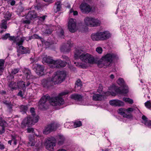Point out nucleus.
<instances>
[{
	"instance_id": "obj_1",
	"label": "nucleus",
	"mask_w": 151,
	"mask_h": 151,
	"mask_svg": "<svg viewBox=\"0 0 151 151\" xmlns=\"http://www.w3.org/2000/svg\"><path fill=\"white\" fill-rule=\"evenodd\" d=\"M49 100L50 104L54 106L63 105L64 102L63 99L59 97L50 98L47 94L42 97L39 103V108L42 110H45L48 107L47 101Z\"/></svg>"
},
{
	"instance_id": "obj_2",
	"label": "nucleus",
	"mask_w": 151,
	"mask_h": 151,
	"mask_svg": "<svg viewBox=\"0 0 151 151\" xmlns=\"http://www.w3.org/2000/svg\"><path fill=\"white\" fill-rule=\"evenodd\" d=\"M66 73L64 71H58L55 72L52 77L54 84L61 83L65 79Z\"/></svg>"
},
{
	"instance_id": "obj_3",
	"label": "nucleus",
	"mask_w": 151,
	"mask_h": 151,
	"mask_svg": "<svg viewBox=\"0 0 151 151\" xmlns=\"http://www.w3.org/2000/svg\"><path fill=\"white\" fill-rule=\"evenodd\" d=\"M39 118V116H36L35 119H34L30 115L28 116L22 121L21 124V127L23 128H24L27 126H29L34 124L38 122Z\"/></svg>"
},
{
	"instance_id": "obj_4",
	"label": "nucleus",
	"mask_w": 151,
	"mask_h": 151,
	"mask_svg": "<svg viewBox=\"0 0 151 151\" xmlns=\"http://www.w3.org/2000/svg\"><path fill=\"white\" fill-rule=\"evenodd\" d=\"M85 24L90 27H96L100 25V21L91 17H86L84 19Z\"/></svg>"
},
{
	"instance_id": "obj_5",
	"label": "nucleus",
	"mask_w": 151,
	"mask_h": 151,
	"mask_svg": "<svg viewBox=\"0 0 151 151\" xmlns=\"http://www.w3.org/2000/svg\"><path fill=\"white\" fill-rule=\"evenodd\" d=\"M58 127V124L55 122H52L47 125L45 127L43 131V134H48L50 132L55 131Z\"/></svg>"
},
{
	"instance_id": "obj_6",
	"label": "nucleus",
	"mask_w": 151,
	"mask_h": 151,
	"mask_svg": "<svg viewBox=\"0 0 151 151\" xmlns=\"http://www.w3.org/2000/svg\"><path fill=\"white\" fill-rule=\"evenodd\" d=\"M56 138L54 137H48L45 142L46 148L49 150L53 151L54 150V147L56 145Z\"/></svg>"
},
{
	"instance_id": "obj_7",
	"label": "nucleus",
	"mask_w": 151,
	"mask_h": 151,
	"mask_svg": "<svg viewBox=\"0 0 151 151\" xmlns=\"http://www.w3.org/2000/svg\"><path fill=\"white\" fill-rule=\"evenodd\" d=\"M115 57L113 54H107L102 57V64L106 67L109 66L112 61L113 58Z\"/></svg>"
},
{
	"instance_id": "obj_8",
	"label": "nucleus",
	"mask_w": 151,
	"mask_h": 151,
	"mask_svg": "<svg viewBox=\"0 0 151 151\" xmlns=\"http://www.w3.org/2000/svg\"><path fill=\"white\" fill-rule=\"evenodd\" d=\"M37 17V15L35 11L32 10L30 11L28 13L25 17L26 20H23V23L24 24H29L31 22V21L32 20Z\"/></svg>"
},
{
	"instance_id": "obj_9",
	"label": "nucleus",
	"mask_w": 151,
	"mask_h": 151,
	"mask_svg": "<svg viewBox=\"0 0 151 151\" xmlns=\"http://www.w3.org/2000/svg\"><path fill=\"white\" fill-rule=\"evenodd\" d=\"M68 27L69 31L74 33L76 30V20L74 19H70L68 24Z\"/></svg>"
},
{
	"instance_id": "obj_10",
	"label": "nucleus",
	"mask_w": 151,
	"mask_h": 151,
	"mask_svg": "<svg viewBox=\"0 0 151 151\" xmlns=\"http://www.w3.org/2000/svg\"><path fill=\"white\" fill-rule=\"evenodd\" d=\"M80 8L81 12L84 14H88L92 10V8L90 6L86 3H82Z\"/></svg>"
},
{
	"instance_id": "obj_11",
	"label": "nucleus",
	"mask_w": 151,
	"mask_h": 151,
	"mask_svg": "<svg viewBox=\"0 0 151 151\" xmlns=\"http://www.w3.org/2000/svg\"><path fill=\"white\" fill-rule=\"evenodd\" d=\"M41 83L43 87L47 88L55 85L52 80V78L47 79H43Z\"/></svg>"
},
{
	"instance_id": "obj_12",
	"label": "nucleus",
	"mask_w": 151,
	"mask_h": 151,
	"mask_svg": "<svg viewBox=\"0 0 151 151\" xmlns=\"http://www.w3.org/2000/svg\"><path fill=\"white\" fill-rule=\"evenodd\" d=\"M126 109L121 108L118 109V113L123 116L124 117L127 119H132L133 117L132 115L131 114H125V112H126Z\"/></svg>"
},
{
	"instance_id": "obj_13",
	"label": "nucleus",
	"mask_w": 151,
	"mask_h": 151,
	"mask_svg": "<svg viewBox=\"0 0 151 151\" xmlns=\"http://www.w3.org/2000/svg\"><path fill=\"white\" fill-rule=\"evenodd\" d=\"M18 46L19 47H17V52L22 54L30 53V51L28 48L25 47L22 45Z\"/></svg>"
},
{
	"instance_id": "obj_14",
	"label": "nucleus",
	"mask_w": 151,
	"mask_h": 151,
	"mask_svg": "<svg viewBox=\"0 0 151 151\" xmlns=\"http://www.w3.org/2000/svg\"><path fill=\"white\" fill-rule=\"evenodd\" d=\"M56 141L57 144L59 146L64 144L66 141L65 137L63 135H59L56 136Z\"/></svg>"
},
{
	"instance_id": "obj_15",
	"label": "nucleus",
	"mask_w": 151,
	"mask_h": 151,
	"mask_svg": "<svg viewBox=\"0 0 151 151\" xmlns=\"http://www.w3.org/2000/svg\"><path fill=\"white\" fill-rule=\"evenodd\" d=\"M109 104L113 106H121L124 105V103L118 99H114L110 101Z\"/></svg>"
},
{
	"instance_id": "obj_16",
	"label": "nucleus",
	"mask_w": 151,
	"mask_h": 151,
	"mask_svg": "<svg viewBox=\"0 0 151 151\" xmlns=\"http://www.w3.org/2000/svg\"><path fill=\"white\" fill-rule=\"evenodd\" d=\"M99 34H100L101 40H106L111 36L110 33L107 31L99 32Z\"/></svg>"
},
{
	"instance_id": "obj_17",
	"label": "nucleus",
	"mask_w": 151,
	"mask_h": 151,
	"mask_svg": "<svg viewBox=\"0 0 151 151\" xmlns=\"http://www.w3.org/2000/svg\"><path fill=\"white\" fill-rule=\"evenodd\" d=\"M23 72L24 74V77L27 79H29L30 78H33L30 70L28 69L24 68L23 70Z\"/></svg>"
},
{
	"instance_id": "obj_18",
	"label": "nucleus",
	"mask_w": 151,
	"mask_h": 151,
	"mask_svg": "<svg viewBox=\"0 0 151 151\" xmlns=\"http://www.w3.org/2000/svg\"><path fill=\"white\" fill-rule=\"evenodd\" d=\"M18 37H16L15 39L14 40H12L13 43H16L17 45L18 46L22 45L24 42V41L26 39V38L25 37H23L19 39H17Z\"/></svg>"
},
{
	"instance_id": "obj_19",
	"label": "nucleus",
	"mask_w": 151,
	"mask_h": 151,
	"mask_svg": "<svg viewBox=\"0 0 151 151\" xmlns=\"http://www.w3.org/2000/svg\"><path fill=\"white\" fill-rule=\"evenodd\" d=\"M70 48L71 47L70 45L67 43L62 46L60 50L63 52H68L70 51Z\"/></svg>"
},
{
	"instance_id": "obj_20",
	"label": "nucleus",
	"mask_w": 151,
	"mask_h": 151,
	"mask_svg": "<svg viewBox=\"0 0 151 151\" xmlns=\"http://www.w3.org/2000/svg\"><path fill=\"white\" fill-rule=\"evenodd\" d=\"M104 96L98 94H94L92 96V99L94 101H101L103 99Z\"/></svg>"
},
{
	"instance_id": "obj_21",
	"label": "nucleus",
	"mask_w": 151,
	"mask_h": 151,
	"mask_svg": "<svg viewBox=\"0 0 151 151\" xmlns=\"http://www.w3.org/2000/svg\"><path fill=\"white\" fill-rule=\"evenodd\" d=\"M90 56V55L88 53H82L80 56V59L83 62L85 63L88 61V60H87L88 58Z\"/></svg>"
},
{
	"instance_id": "obj_22",
	"label": "nucleus",
	"mask_w": 151,
	"mask_h": 151,
	"mask_svg": "<svg viewBox=\"0 0 151 151\" xmlns=\"http://www.w3.org/2000/svg\"><path fill=\"white\" fill-rule=\"evenodd\" d=\"M54 60L51 57L47 56L44 57L42 59L43 62L52 65V64Z\"/></svg>"
},
{
	"instance_id": "obj_23",
	"label": "nucleus",
	"mask_w": 151,
	"mask_h": 151,
	"mask_svg": "<svg viewBox=\"0 0 151 151\" xmlns=\"http://www.w3.org/2000/svg\"><path fill=\"white\" fill-rule=\"evenodd\" d=\"M91 37L93 41L101 40L100 34H99V32L92 34Z\"/></svg>"
},
{
	"instance_id": "obj_24",
	"label": "nucleus",
	"mask_w": 151,
	"mask_h": 151,
	"mask_svg": "<svg viewBox=\"0 0 151 151\" xmlns=\"http://www.w3.org/2000/svg\"><path fill=\"white\" fill-rule=\"evenodd\" d=\"M29 141L28 145L30 146H33L35 145V143L36 142L34 137L31 135L29 137Z\"/></svg>"
},
{
	"instance_id": "obj_25",
	"label": "nucleus",
	"mask_w": 151,
	"mask_h": 151,
	"mask_svg": "<svg viewBox=\"0 0 151 151\" xmlns=\"http://www.w3.org/2000/svg\"><path fill=\"white\" fill-rule=\"evenodd\" d=\"M83 51L82 50L76 48L74 52V57L76 59L80 58V56L83 53Z\"/></svg>"
},
{
	"instance_id": "obj_26",
	"label": "nucleus",
	"mask_w": 151,
	"mask_h": 151,
	"mask_svg": "<svg viewBox=\"0 0 151 151\" xmlns=\"http://www.w3.org/2000/svg\"><path fill=\"white\" fill-rule=\"evenodd\" d=\"M8 126V124L4 119L2 117L0 116V126L2 127V129L4 130V132H5V128Z\"/></svg>"
},
{
	"instance_id": "obj_27",
	"label": "nucleus",
	"mask_w": 151,
	"mask_h": 151,
	"mask_svg": "<svg viewBox=\"0 0 151 151\" xmlns=\"http://www.w3.org/2000/svg\"><path fill=\"white\" fill-rule=\"evenodd\" d=\"M70 98L71 99L75 100L80 101L81 100L82 96L80 95H78L77 94H73L71 95Z\"/></svg>"
},
{
	"instance_id": "obj_28",
	"label": "nucleus",
	"mask_w": 151,
	"mask_h": 151,
	"mask_svg": "<svg viewBox=\"0 0 151 151\" xmlns=\"http://www.w3.org/2000/svg\"><path fill=\"white\" fill-rule=\"evenodd\" d=\"M55 5L56 6V7L55 9H54V12L55 13H57L60 10L61 2L60 1H57L55 3Z\"/></svg>"
},
{
	"instance_id": "obj_29",
	"label": "nucleus",
	"mask_w": 151,
	"mask_h": 151,
	"mask_svg": "<svg viewBox=\"0 0 151 151\" xmlns=\"http://www.w3.org/2000/svg\"><path fill=\"white\" fill-rule=\"evenodd\" d=\"M117 82L118 84L121 87H126V86L123 78H119L117 81Z\"/></svg>"
},
{
	"instance_id": "obj_30",
	"label": "nucleus",
	"mask_w": 151,
	"mask_h": 151,
	"mask_svg": "<svg viewBox=\"0 0 151 151\" xmlns=\"http://www.w3.org/2000/svg\"><path fill=\"white\" fill-rule=\"evenodd\" d=\"M5 60L3 59H0V73L3 72L4 70V65Z\"/></svg>"
},
{
	"instance_id": "obj_31",
	"label": "nucleus",
	"mask_w": 151,
	"mask_h": 151,
	"mask_svg": "<svg viewBox=\"0 0 151 151\" xmlns=\"http://www.w3.org/2000/svg\"><path fill=\"white\" fill-rule=\"evenodd\" d=\"M8 85L9 87L13 89H15L17 87V83L14 81L9 82Z\"/></svg>"
},
{
	"instance_id": "obj_32",
	"label": "nucleus",
	"mask_w": 151,
	"mask_h": 151,
	"mask_svg": "<svg viewBox=\"0 0 151 151\" xmlns=\"http://www.w3.org/2000/svg\"><path fill=\"white\" fill-rule=\"evenodd\" d=\"M58 60H54L53 63L51 67L52 68H59V64L58 62Z\"/></svg>"
},
{
	"instance_id": "obj_33",
	"label": "nucleus",
	"mask_w": 151,
	"mask_h": 151,
	"mask_svg": "<svg viewBox=\"0 0 151 151\" xmlns=\"http://www.w3.org/2000/svg\"><path fill=\"white\" fill-rule=\"evenodd\" d=\"M7 24L6 20L5 19H3L1 21V24L0 26V27L1 29H6L7 28V26L6 25Z\"/></svg>"
},
{
	"instance_id": "obj_34",
	"label": "nucleus",
	"mask_w": 151,
	"mask_h": 151,
	"mask_svg": "<svg viewBox=\"0 0 151 151\" xmlns=\"http://www.w3.org/2000/svg\"><path fill=\"white\" fill-rule=\"evenodd\" d=\"M19 108L20 111L23 112V113H26L28 109L27 106L23 105H21Z\"/></svg>"
},
{
	"instance_id": "obj_35",
	"label": "nucleus",
	"mask_w": 151,
	"mask_h": 151,
	"mask_svg": "<svg viewBox=\"0 0 151 151\" xmlns=\"http://www.w3.org/2000/svg\"><path fill=\"white\" fill-rule=\"evenodd\" d=\"M87 62H85L86 63H90L91 64H93L94 62V57L90 55V57H89L88 58L87 60Z\"/></svg>"
},
{
	"instance_id": "obj_36",
	"label": "nucleus",
	"mask_w": 151,
	"mask_h": 151,
	"mask_svg": "<svg viewBox=\"0 0 151 151\" xmlns=\"http://www.w3.org/2000/svg\"><path fill=\"white\" fill-rule=\"evenodd\" d=\"M17 86L19 88H23L25 87V84L24 82L21 81L18 82L17 84Z\"/></svg>"
},
{
	"instance_id": "obj_37",
	"label": "nucleus",
	"mask_w": 151,
	"mask_h": 151,
	"mask_svg": "<svg viewBox=\"0 0 151 151\" xmlns=\"http://www.w3.org/2000/svg\"><path fill=\"white\" fill-rule=\"evenodd\" d=\"M4 17L6 20H9L11 17L12 14L9 11H8L4 14Z\"/></svg>"
},
{
	"instance_id": "obj_38",
	"label": "nucleus",
	"mask_w": 151,
	"mask_h": 151,
	"mask_svg": "<svg viewBox=\"0 0 151 151\" xmlns=\"http://www.w3.org/2000/svg\"><path fill=\"white\" fill-rule=\"evenodd\" d=\"M70 93V91L68 90H65L64 91H63L61 93H60L59 94V96H57V97H59L60 98L62 99H63L62 98H61L60 97L62 96H65L66 95L68 94V93ZM63 101H64V100ZM64 103H63V104Z\"/></svg>"
},
{
	"instance_id": "obj_39",
	"label": "nucleus",
	"mask_w": 151,
	"mask_h": 151,
	"mask_svg": "<svg viewBox=\"0 0 151 151\" xmlns=\"http://www.w3.org/2000/svg\"><path fill=\"white\" fill-rule=\"evenodd\" d=\"M36 69L40 72H42L44 71V68L42 65H40L38 64H36Z\"/></svg>"
},
{
	"instance_id": "obj_40",
	"label": "nucleus",
	"mask_w": 151,
	"mask_h": 151,
	"mask_svg": "<svg viewBox=\"0 0 151 151\" xmlns=\"http://www.w3.org/2000/svg\"><path fill=\"white\" fill-rule=\"evenodd\" d=\"M43 6L42 4L39 3L37 4L36 6H35V9L38 11H40L42 9Z\"/></svg>"
},
{
	"instance_id": "obj_41",
	"label": "nucleus",
	"mask_w": 151,
	"mask_h": 151,
	"mask_svg": "<svg viewBox=\"0 0 151 151\" xmlns=\"http://www.w3.org/2000/svg\"><path fill=\"white\" fill-rule=\"evenodd\" d=\"M124 101L127 102L130 104H132L133 103V101L132 99L129 98H124L123 99Z\"/></svg>"
},
{
	"instance_id": "obj_42",
	"label": "nucleus",
	"mask_w": 151,
	"mask_h": 151,
	"mask_svg": "<svg viewBox=\"0 0 151 151\" xmlns=\"http://www.w3.org/2000/svg\"><path fill=\"white\" fill-rule=\"evenodd\" d=\"M58 60L59 61L58 62L59 64V68L63 67L66 65L67 63L66 62L60 60Z\"/></svg>"
},
{
	"instance_id": "obj_43",
	"label": "nucleus",
	"mask_w": 151,
	"mask_h": 151,
	"mask_svg": "<svg viewBox=\"0 0 151 151\" xmlns=\"http://www.w3.org/2000/svg\"><path fill=\"white\" fill-rule=\"evenodd\" d=\"M30 111L32 115V116H31L33 118L35 119V117L38 116H36L35 112V109L34 108H31L30 109Z\"/></svg>"
},
{
	"instance_id": "obj_44",
	"label": "nucleus",
	"mask_w": 151,
	"mask_h": 151,
	"mask_svg": "<svg viewBox=\"0 0 151 151\" xmlns=\"http://www.w3.org/2000/svg\"><path fill=\"white\" fill-rule=\"evenodd\" d=\"M20 70L19 68H14L12 70L11 72V74L12 75H15Z\"/></svg>"
},
{
	"instance_id": "obj_45",
	"label": "nucleus",
	"mask_w": 151,
	"mask_h": 151,
	"mask_svg": "<svg viewBox=\"0 0 151 151\" xmlns=\"http://www.w3.org/2000/svg\"><path fill=\"white\" fill-rule=\"evenodd\" d=\"M114 90L117 93L121 94V90L119 87L114 86Z\"/></svg>"
},
{
	"instance_id": "obj_46",
	"label": "nucleus",
	"mask_w": 151,
	"mask_h": 151,
	"mask_svg": "<svg viewBox=\"0 0 151 151\" xmlns=\"http://www.w3.org/2000/svg\"><path fill=\"white\" fill-rule=\"evenodd\" d=\"M145 106L148 109H150L151 108V103L150 101H148L145 103Z\"/></svg>"
},
{
	"instance_id": "obj_47",
	"label": "nucleus",
	"mask_w": 151,
	"mask_h": 151,
	"mask_svg": "<svg viewBox=\"0 0 151 151\" xmlns=\"http://www.w3.org/2000/svg\"><path fill=\"white\" fill-rule=\"evenodd\" d=\"M82 123L80 121L76 122L74 124V126L75 127H77L81 126Z\"/></svg>"
},
{
	"instance_id": "obj_48",
	"label": "nucleus",
	"mask_w": 151,
	"mask_h": 151,
	"mask_svg": "<svg viewBox=\"0 0 151 151\" xmlns=\"http://www.w3.org/2000/svg\"><path fill=\"white\" fill-rule=\"evenodd\" d=\"M144 122V124L147 127L151 128V121L148 120Z\"/></svg>"
},
{
	"instance_id": "obj_49",
	"label": "nucleus",
	"mask_w": 151,
	"mask_h": 151,
	"mask_svg": "<svg viewBox=\"0 0 151 151\" xmlns=\"http://www.w3.org/2000/svg\"><path fill=\"white\" fill-rule=\"evenodd\" d=\"M103 86L102 85L100 84L99 85L98 88L97 90L98 92L99 93H101L102 91Z\"/></svg>"
},
{
	"instance_id": "obj_50",
	"label": "nucleus",
	"mask_w": 151,
	"mask_h": 151,
	"mask_svg": "<svg viewBox=\"0 0 151 151\" xmlns=\"http://www.w3.org/2000/svg\"><path fill=\"white\" fill-rule=\"evenodd\" d=\"M75 84L78 86H82V82L80 79H78L75 83Z\"/></svg>"
},
{
	"instance_id": "obj_51",
	"label": "nucleus",
	"mask_w": 151,
	"mask_h": 151,
	"mask_svg": "<svg viewBox=\"0 0 151 151\" xmlns=\"http://www.w3.org/2000/svg\"><path fill=\"white\" fill-rule=\"evenodd\" d=\"M126 88H124L121 90V94H126L128 92V90L127 88V87H126Z\"/></svg>"
},
{
	"instance_id": "obj_52",
	"label": "nucleus",
	"mask_w": 151,
	"mask_h": 151,
	"mask_svg": "<svg viewBox=\"0 0 151 151\" xmlns=\"http://www.w3.org/2000/svg\"><path fill=\"white\" fill-rule=\"evenodd\" d=\"M12 106L13 105L12 104L7 106L8 111L10 113H11L12 111Z\"/></svg>"
},
{
	"instance_id": "obj_53",
	"label": "nucleus",
	"mask_w": 151,
	"mask_h": 151,
	"mask_svg": "<svg viewBox=\"0 0 151 151\" xmlns=\"http://www.w3.org/2000/svg\"><path fill=\"white\" fill-rule=\"evenodd\" d=\"M24 8L22 6H19L18 7L17 11L19 13H21L23 12L24 10Z\"/></svg>"
},
{
	"instance_id": "obj_54",
	"label": "nucleus",
	"mask_w": 151,
	"mask_h": 151,
	"mask_svg": "<svg viewBox=\"0 0 151 151\" xmlns=\"http://www.w3.org/2000/svg\"><path fill=\"white\" fill-rule=\"evenodd\" d=\"M102 49L101 47H97L96 49V51L99 54H101L102 52Z\"/></svg>"
},
{
	"instance_id": "obj_55",
	"label": "nucleus",
	"mask_w": 151,
	"mask_h": 151,
	"mask_svg": "<svg viewBox=\"0 0 151 151\" xmlns=\"http://www.w3.org/2000/svg\"><path fill=\"white\" fill-rule=\"evenodd\" d=\"M52 32V31L50 29H46L45 32H44V34L45 35H50V34Z\"/></svg>"
},
{
	"instance_id": "obj_56",
	"label": "nucleus",
	"mask_w": 151,
	"mask_h": 151,
	"mask_svg": "<svg viewBox=\"0 0 151 151\" xmlns=\"http://www.w3.org/2000/svg\"><path fill=\"white\" fill-rule=\"evenodd\" d=\"M58 34L59 35L60 37H62L64 35V31L62 28L60 29V31L58 32Z\"/></svg>"
},
{
	"instance_id": "obj_57",
	"label": "nucleus",
	"mask_w": 151,
	"mask_h": 151,
	"mask_svg": "<svg viewBox=\"0 0 151 151\" xmlns=\"http://www.w3.org/2000/svg\"><path fill=\"white\" fill-rule=\"evenodd\" d=\"M47 17V15H44L42 17L37 16V17L38 18V19L40 20L41 21H44L46 17Z\"/></svg>"
},
{
	"instance_id": "obj_58",
	"label": "nucleus",
	"mask_w": 151,
	"mask_h": 151,
	"mask_svg": "<svg viewBox=\"0 0 151 151\" xmlns=\"http://www.w3.org/2000/svg\"><path fill=\"white\" fill-rule=\"evenodd\" d=\"M134 109L132 108H129L127 109H126V112L127 113H129L130 112H132L134 110Z\"/></svg>"
},
{
	"instance_id": "obj_59",
	"label": "nucleus",
	"mask_w": 151,
	"mask_h": 151,
	"mask_svg": "<svg viewBox=\"0 0 151 151\" xmlns=\"http://www.w3.org/2000/svg\"><path fill=\"white\" fill-rule=\"evenodd\" d=\"M10 36V34L9 33H7L5 34L4 35H3L2 37V39L4 40H6L8 37Z\"/></svg>"
},
{
	"instance_id": "obj_60",
	"label": "nucleus",
	"mask_w": 151,
	"mask_h": 151,
	"mask_svg": "<svg viewBox=\"0 0 151 151\" xmlns=\"http://www.w3.org/2000/svg\"><path fill=\"white\" fill-rule=\"evenodd\" d=\"M142 119H143V121L142 122V123L144 124V122H145L146 121H147V117L145 115H143L142 116Z\"/></svg>"
},
{
	"instance_id": "obj_61",
	"label": "nucleus",
	"mask_w": 151,
	"mask_h": 151,
	"mask_svg": "<svg viewBox=\"0 0 151 151\" xmlns=\"http://www.w3.org/2000/svg\"><path fill=\"white\" fill-rule=\"evenodd\" d=\"M34 39H40L41 40H42L43 39L41 37L39 36L38 35H37L34 34Z\"/></svg>"
},
{
	"instance_id": "obj_62",
	"label": "nucleus",
	"mask_w": 151,
	"mask_h": 151,
	"mask_svg": "<svg viewBox=\"0 0 151 151\" xmlns=\"http://www.w3.org/2000/svg\"><path fill=\"white\" fill-rule=\"evenodd\" d=\"M27 132L28 133H30L31 132H33L34 129H33L32 127L28 128L27 129Z\"/></svg>"
},
{
	"instance_id": "obj_63",
	"label": "nucleus",
	"mask_w": 151,
	"mask_h": 151,
	"mask_svg": "<svg viewBox=\"0 0 151 151\" xmlns=\"http://www.w3.org/2000/svg\"><path fill=\"white\" fill-rule=\"evenodd\" d=\"M3 103L4 104L6 105L7 106L11 104V102H8L7 101H3Z\"/></svg>"
},
{
	"instance_id": "obj_64",
	"label": "nucleus",
	"mask_w": 151,
	"mask_h": 151,
	"mask_svg": "<svg viewBox=\"0 0 151 151\" xmlns=\"http://www.w3.org/2000/svg\"><path fill=\"white\" fill-rule=\"evenodd\" d=\"M5 146L1 142H0V149L1 150H3Z\"/></svg>"
}]
</instances>
